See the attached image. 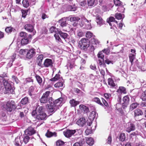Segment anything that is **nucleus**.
<instances>
[{"label": "nucleus", "mask_w": 146, "mask_h": 146, "mask_svg": "<svg viewBox=\"0 0 146 146\" xmlns=\"http://www.w3.org/2000/svg\"><path fill=\"white\" fill-rule=\"evenodd\" d=\"M79 44L82 50L86 51L90 45V42L88 39L82 38L79 41Z\"/></svg>", "instance_id": "nucleus-1"}, {"label": "nucleus", "mask_w": 146, "mask_h": 146, "mask_svg": "<svg viewBox=\"0 0 146 146\" xmlns=\"http://www.w3.org/2000/svg\"><path fill=\"white\" fill-rule=\"evenodd\" d=\"M103 53H105L106 54H108L109 53L108 50L104 49L102 51L99 52L98 54L97 55L98 58V63L100 65H104V55Z\"/></svg>", "instance_id": "nucleus-2"}, {"label": "nucleus", "mask_w": 146, "mask_h": 146, "mask_svg": "<svg viewBox=\"0 0 146 146\" xmlns=\"http://www.w3.org/2000/svg\"><path fill=\"white\" fill-rule=\"evenodd\" d=\"M50 92L49 91H47L43 94L41 98L40 99V101L41 103H46L48 101L49 103L52 102V98L51 97L49 98V97Z\"/></svg>", "instance_id": "nucleus-3"}, {"label": "nucleus", "mask_w": 146, "mask_h": 146, "mask_svg": "<svg viewBox=\"0 0 146 146\" xmlns=\"http://www.w3.org/2000/svg\"><path fill=\"white\" fill-rule=\"evenodd\" d=\"M4 108L8 112H11L13 109H16V106L14 101L11 100L7 102L6 105L4 106Z\"/></svg>", "instance_id": "nucleus-4"}, {"label": "nucleus", "mask_w": 146, "mask_h": 146, "mask_svg": "<svg viewBox=\"0 0 146 146\" xmlns=\"http://www.w3.org/2000/svg\"><path fill=\"white\" fill-rule=\"evenodd\" d=\"M3 85L6 90L9 92L11 93H13L14 91L12 88L10 82L8 80L4 79L3 81Z\"/></svg>", "instance_id": "nucleus-5"}, {"label": "nucleus", "mask_w": 146, "mask_h": 146, "mask_svg": "<svg viewBox=\"0 0 146 146\" xmlns=\"http://www.w3.org/2000/svg\"><path fill=\"white\" fill-rule=\"evenodd\" d=\"M50 105L47 104L46 106V108L47 109L48 111L50 113H54L57 109H58V107L52 103V102L51 103H49Z\"/></svg>", "instance_id": "nucleus-6"}, {"label": "nucleus", "mask_w": 146, "mask_h": 146, "mask_svg": "<svg viewBox=\"0 0 146 146\" xmlns=\"http://www.w3.org/2000/svg\"><path fill=\"white\" fill-rule=\"evenodd\" d=\"M24 28L28 32L33 33V34L31 35L33 36L35 35L36 32L35 30L34 31V28L33 26L31 24H27L25 25Z\"/></svg>", "instance_id": "nucleus-7"}, {"label": "nucleus", "mask_w": 146, "mask_h": 146, "mask_svg": "<svg viewBox=\"0 0 146 146\" xmlns=\"http://www.w3.org/2000/svg\"><path fill=\"white\" fill-rule=\"evenodd\" d=\"M27 53L26 57L27 58L30 59L32 58L35 54L36 52L34 48H31L28 50L26 49Z\"/></svg>", "instance_id": "nucleus-8"}, {"label": "nucleus", "mask_w": 146, "mask_h": 146, "mask_svg": "<svg viewBox=\"0 0 146 146\" xmlns=\"http://www.w3.org/2000/svg\"><path fill=\"white\" fill-rule=\"evenodd\" d=\"M129 98L128 96H125L123 98V103H122V105L123 108L127 107L129 105Z\"/></svg>", "instance_id": "nucleus-9"}, {"label": "nucleus", "mask_w": 146, "mask_h": 146, "mask_svg": "<svg viewBox=\"0 0 146 146\" xmlns=\"http://www.w3.org/2000/svg\"><path fill=\"white\" fill-rule=\"evenodd\" d=\"M32 35L31 34L29 35L28 38H22L21 40V44L22 45H26L30 42V40L31 39Z\"/></svg>", "instance_id": "nucleus-10"}, {"label": "nucleus", "mask_w": 146, "mask_h": 146, "mask_svg": "<svg viewBox=\"0 0 146 146\" xmlns=\"http://www.w3.org/2000/svg\"><path fill=\"white\" fill-rule=\"evenodd\" d=\"M23 67L21 65H20L17 67H15L14 71L16 74H18V75H20L21 76L23 74Z\"/></svg>", "instance_id": "nucleus-11"}, {"label": "nucleus", "mask_w": 146, "mask_h": 146, "mask_svg": "<svg viewBox=\"0 0 146 146\" xmlns=\"http://www.w3.org/2000/svg\"><path fill=\"white\" fill-rule=\"evenodd\" d=\"M76 132V130H70L69 129L67 130L66 131L63 132L64 136L68 138L70 137L71 136L74 134Z\"/></svg>", "instance_id": "nucleus-12"}, {"label": "nucleus", "mask_w": 146, "mask_h": 146, "mask_svg": "<svg viewBox=\"0 0 146 146\" xmlns=\"http://www.w3.org/2000/svg\"><path fill=\"white\" fill-rule=\"evenodd\" d=\"M35 133L34 128L31 127H29L25 131V134L29 136L32 135Z\"/></svg>", "instance_id": "nucleus-13"}, {"label": "nucleus", "mask_w": 146, "mask_h": 146, "mask_svg": "<svg viewBox=\"0 0 146 146\" xmlns=\"http://www.w3.org/2000/svg\"><path fill=\"white\" fill-rule=\"evenodd\" d=\"M135 129V125L133 123H128L127 124V127L126 129L127 132L129 133L131 131L134 130Z\"/></svg>", "instance_id": "nucleus-14"}, {"label": "nucleus", "mask_w": 146, "mask_h": 146, "mask_svg": "<svg viewBox=\"0 0 146 146\" xmlns=\"http://www.w3.org/2000/svg\"><path fill=\"white\" fill-rule=\"evenodd\" d=\"M14 143L15 146H21L22 144L24 145L21 137L19 136L15 138Z\"/></svg>", "instance_id": "nucleus-15"}, {"label": "nucleus", "mask_w": 146, "mask_h": 146, "mask_svg": "<svg viewBox=\"0 0 146 146\" xmlns=\"http://www.w3.org/2000/svg\"><path fill=\"white\" fill-rule=\"evenodd\" d=\"M62 98H59L55 100L54 102L52 100V102L53 104H54L55 105V106H56L57 107H58L59 106L60 107L62 106Z\"/></svg>", "instance_id": "nucleus-16"}, {"label": "nucleus", "mask_w": 146, "mask_h": 146, "mask_svg": "<svg viewBox=\"0 0 146 146\" xmlns=\"http://www.w3.org/2000/svg\"><path fill=\"white\" fill-rule=\"evenodd\" d=\"M86 121L84 117L80 118L77 121V124L80 126H84L86 124Z\"/></svg>", "instance_id": "nucleus-17"}, {"label": "nucleus", "mask_w": 146, "mask_h": 146, "mask_svg": "<svg viewBox=\"0 0 146 146\" xmlns=\"http://www.w3.org/2000/svg\"><path fill=\"white\" fill-rule=\"evenodd\" d=\"M60 25L62 27H66L68 25L66 23V19L65 18H62L58 21Z\"/></svg>", "instance_id": "nucleus-18"}, {"label": "nucleus", "mask_w": 146, "mask_h": 146, "mask_svg": "<svg viewBox=\"0 0 146 146\" xmlns=\"http://www.w3.org/2000/svg\"><path fill=\"white\" fill-rule=\"evenodd\" d=\"M53 63L52 60L47 58L44 61V66L46 67L51 66Z\"/></svg>", "instance_id": "nucleus-19"}, {"label": "nucleus", "mask_w": 146, "mask_h": 146, "mask_svg": "<svg viewBox=\"0 0 146 146\" xmlns=\"http://www.w3.org/2000/svg\"><path fill=\"white\" fill-rule=\"evenodd\" d=\"M21 138L22 141L23 140V142L24 143H23L24 145L27 144L29 141L30 138L29 136L25 134L22 136Z\"/></svg>", "instance_id": "nucleus-20"}, {"label": "nucleus", "mask_w": 146, "mask_h": 146, "mask_svg": "<svg viewBox=\"0 0 146 146\" xmlns=\"http://www.w3.org/2000/svg\"><path fill=\"white\" fill-rule=\"evenodd\" d=\"M43 55L40 54L37 57V63L38 65L40 66L42 65V62L43 59Z\"/></svg>", "instance_id": "nucleus-21"}, {"label": "nucleus", "mask_w": 146, "mask_h": 146, "mask_svg": "<svg viewBox=\"0 0 146 146\" xmlns=\"http://www.w3.org/2000/svg\"><path fill=\"white\" fill-rule=\"evenodd\" d=\"M80 19V18L77 17L72 16L70 18V20L71 22H75V23L73 24L74 26H77V24L76 23V22H78Z\"/></svg>", "instance_id": "nucleus-22"}, {"label": "nucleus", "mask_w": 146, "mask_h": 146, "mask_svg": "<svg viewBox=\"0 0 146 146\" xmlns=\"http://www.w3.org/2000/svg\"><path fill=\"white\" fill-rule=\"evenodd\" d=\"M96 21L97 24L99 25L100 26L101 25L103 24L102 19L100 16L98 15H96Z\"/></svg>", "instance_id": "nucleus-23"}, {"label": "nucleus", "mask_w": 146, "mask_h": 146, "mask_svg": "<svg viewBox=\"0 0 146 146\" xmlns=\"http://www.w3.org/2000/svg\"><path fill=\"white\" fill-rule=\"evenodd\" d=\"M46 118V114L44 113H42L37 114V119H38L44 120Z\"/></svg>", "instance_id": "nucleus-24"}, {"label": "nucleus", "mask_w": 146, "mask_h": 146, "mask_svg": "<svg viewBox=\"0 0 146 146\" xmlns=\"http://www.w3.org/2000/svg\"><path fill=\"white\" fill-rule=\"evenodd\" d=\"M85 24V28L87 29H90L92 27L91 25L90 22L91 20H88L86 19H84Z\"/></svg>", "instance_id": "nucleus-25"}, {"label": "nucleus", "mask_w": 146, "mask_h": 146, "mask_svg": "<svg viewBox=\"0 0 146 146\" xmlns=\"http://www.w3.org/2000/svg\"><path fill=\"white\" fill-rule=\"evenodd\" d=\"M69 103L72 107H75L80 104V102L75 100L74 99L70 100Z\"/></svg>", "instance_id": "nucleus-26"}, {"label": "nucleus", "mask_w": 146, "mask_h": 146, "mask_svg": "<svg viewBox=\"0 0 146 146\" xmlns=\"http://www.w3.org/2000/svg\"><path fill=\"white\" fill-rule=\"evenodd\" d=\"M88 5L89 6H94L97 3L95 0H87Z\"/></svg>", "instance_id": "nucleus-27"}, {"label": "nucleus", "mask_w": 146, "mask_h": 146, "mask_svg": "<svg viewBox=\"0 0 146 146\" xmlns=\"http://www.w3.org/2000/svg\"><path fill=\"white\" fill-rule=\"evenodd\" d=\"M79 108L81 111L85 112L87 113L89 111L88 108L83 104H81L80 105Z\"/></svg>", "instance_id": "nucleus-28"}, {"label": "nucleus", "mask_w": 146, "mask_h": 146, "mask_svg": "<svg viewBox=\"0 0 146 146\" xmlns=\"http://www.w3.org/2000/svg\"><path fill=\"white\" fill-rule=\"evenodd\" d=\"M96 126H94V128L92 129L91 126L88 127L87 129L86 130L85 132L86 135H89L92 133L93 130H95L96 128Z\"/></svg>", "instance_id": "nucleus-29"}, {"label": "nucleus", "mask_w": 146, "mask_h": 146, "mask_svg": "<svg viewBox=\"0 0 146 146\" xmlns=\"http://www.w3.org/2000/svg\"><path fill=\"white\" fill-rule=\"evenodd\" d=\"M143 114V112L140 109H137L134 111V116L135 117L139 116V115H142Z\"/></svg>", "instance_id": "nucleus-30"}, {"label": "nucleus", "mask_w": 146, "mask_h": 146, "mask_svg": "<svg viewBox=\"0 0 146 146\" xmlns=\"http://www.w3.org/2000/svg\"><path fill=\"white\" fill-rule=\"evenodd\" d=\"M56 133L55 132L54 133H52V132L48 130L47 132L45 134V136L47 137H50L53 136H54L55 137L56 136Z\"/></svg>", "instance_id": "nucleus-31"}, {"label": "nucleus", "mask_w": 146, "mask_h": 146, "mask_svg": "<svg viewBox=\"0 0 146 146\" xmlns=\"http://www.w3.org/2000/svg\"><path fill=\"white\" fill-rule=\"evenodd\" d=\"M86 140L87 144L90 145H92L94 143V140L91 137L87 138Z\"/></svg>", "instance_id": "nucleus-32"}, {"label": "nucleus", "mask_w": 146, "mask_h": 146, "mask_svg": "<svg viewBox=\"0 0 146 146\" xmlns=\"http://www.w3.org/2000/svg\"><path fill=\"white\" fill-rule=\"evenodd\" d=\"M58 33L61 37L63 38L64 39H66L68 36V35L67 33H63L61 31H58Z\"/></svg>", "instance_id": "nucleus-33"}, {"label": "nucleus", "mask_w": 146, "mask_h": 146, "mask_svg": "<svg viewBox=\"0 0 146 146\" xmlns=\"http://www.w3.org/2000/svg\"><path fill=\"white\" fill-rule=\"evenodd\" d=\"M139 105V104L136 102L133 103L130 105L129 108L130 110L131 111H132L134 109L137 108Z\"/></svg>", "instance_id": "nucleus-34"}, {"label": "nucleus", "mask_w": 146, "mask_h": 146, "mask_svg": "<svg viewBox=\"0 0 146 146\" xmlns=\"http://www.w3.org/2000/svg\"><path fill=\"white\" fill-rule=\"evenodd\" d=\"M108 83L109 85L111 87H113L116 86L115 84L114 83L113 79L111 78H109L108 79Z\"/></svg>", "instance_id": "nucleus-35"}, {"label": "nucleus", "mask_w": 146, "mask_h": 146, "mask_svg": "<svg viewBox=\"0 0 146 146\" xmlns=\"http://www.w3.org/2000/svg\"><path fill=\"white\" fill-rule=\"evenodd\" d=\"M96 112L95 111H92L90 113L89 118L91 120H93L96 117Z\"/></svg>", "instance_id": "nucleus-36"}, {"label": "nucleus", "mask_w": 146, "mask_h": 146, "mask_svg": "<svg viewBox=\"0 0 146 146\" xmlns=\"http://www.w3.org/2000/svg\"><path fill=\"white\" fill-rule=\"evenodd\" d=\"M15 31V29L11 27H7L5 29L6 32L8 33H11L13 31L14 32Z\"/></svg>", "instance_id": "nucleus-37"}, {"label": "nucleus", "mask_w": 146, "mask_h": 146, "mask_svg": "<svg viewBox=\"0 0 146 146\" xmlns=\"http://www.w3.org/2000/svg\"><path fill=\"white\" fill-rule=\"evenodd\" d=\"M63 86V84L62 82H58L55 84L54 86L55 88L61 89L62 88Z\"/></svg>", "instance_id": "nucleus-38"}, {"label": "nucleus", "mask_w": 146, "mask_h": 146, "mask_svg": "<svg viewBox=\"0 0 146 146\" xmlns=\"http://www.w3.org/2000/svg\"><path fill=\"white\" fill-rule=\"evenodd\" d=\"M19 35L21 37H22V38H28L29 36V35H28L27 33L23 31L20 32Z\"/></svg>", "instance_id": "nucleus-39"}, {"label": "nucleus", "mask_w": 146, "mask_h": 146, "mask_svg": "<svg viewBox=\"0 0 146 146\" xmlns=\"http://www.w3.org/2000/svg\"><path fill=\"white\" fill-rule=\"evenodd\" d=\"M117 92H120L121 93H123L125 94L126 93V91L125 88L122 86H121L119 87L118 89L117 90Z\"/></svg>", "instance_id": "nucleus-40"}, {"label": "nucleus", "mask_w": 146, "mask_h": 146, "mask_svg": "<svg viewBox=\"0 0 146 146\" xmlns=\"http://www.w3.org/2000/svg\"><path fill=\"white\" fill-rule=\"evenodd\" d=\"M29 101L28 98L25 97L23 98L20 102L21 104L23 105H25L27 104Z\"/></svg>", "instance_id": "nucleus-41"}, {"label": "nucleus", "mask_w": 146, "mask_h": 146, "mask_svg": "<svg viewBox=\"0 0 146 146\" xmlns=\"http://www.w3.org/2000/svg\"><path fill=\"white\" fill-rule=\"evenodd\" d=\"M22 3L23 7L25 8L28 7L29 5L28 0H23Z\"/></svg>", "instance_id": "nucleus-42"}, {"label": "nucleus", "mask_w": 146, "mask_h": 146, "mask_svg": "<svg viewBox=\"0 0 146 146\" xmlns=\"http://www.w3.org/2000/svg\"><path fill=\"white\" fill-rule=\"evenodd\" d=\"M34 90V88L33 86H31L29 90V94L31 96H32V98H34V95L33 94V92Z\"/></svg>", "instance_id": "nucleus-43"}, {"label": "nucleus", "mask_w": 146, "mask_h": 146, "mask_svg": "<svg viewBox=\"0 0 146 146\" xmlns=\"http://www.w3.org/2000/svg\"><path fill=\"white\" fill-rule=\"evenodd\" d=\"M16 57V54H14L12 57L11 61L8 64V66L10 67L12 65V62L14 60V59Z\"/></svg>", "instance_id": "nucleus-44"}, {"label": "nucleus", "mask_w": 146, "mask_h": 146, "mask_svg": "<svg viewBox=\"0 0 146 146\" xmlns=\"http://www.w3.org/2000/svg\"><path fill=\"white\" fill-rule=\"evenodd\" d=\"M119 140L121 141H124L125 139V134L124 133H121L119 137Z\"/></svg>", "instance_id": "nucleus-45"}, {"label": "nucleus", "mask_w": 146, "mask_h": 146, "mask_svg": "<svg viewBox=\"0 0 146 146\" xmlns=\"http://www.w3.org/2000/svg\"><path fill=\"white\" fill-rule=\"evenodd\" d=\"M93 101L96 102L98 104L101 106L103 105V104L101 102L100 100L98 98L95 97V98H94L93 99Z\"/></svg>", "instance_id": "nucleus-46"}, {"label": "nucleus", "mask_w": 146, "mask_h": 146, "mask_svg": "<svg viewBox=\"0 0 146 146\" xmlns=\"http://www.w3.org/2000/svg\"><path fill=\"white\" fill-rule=\"evenodd\" d=\"M135 58V54H130L129 55V59L130 62L131 64L133 61L134 59Z\"/></svg>", "instance_id": "nucleus-47"}, {"label": "nucleus", "mask_w": 146, "mask_h": 146, "mask_svg": "<svg viewBox=\"0 0 146 146\" xmlns=\"http://www.w3.org/2000/svg\"><path fill=\"white\" fill-rule=\"evenodd\" d=\"M91 42L93 45H97V44H99V41L95 39L94 37H93L91 39Z\"/></svg>", "instance_id": "nucleus-48"}, {"label": "nucleus", "mask_w": 146, "mask_h": 146, "mask_svg": "<svg viewBox=\"0 0 146 146\" xmlns=\"http://www.w3.org/2000/svg\"><path fill=\"white\" fill-rule=\"evenodd\" d=\"M107 22L108 23L114 22L116 24H117V21L115 20V18L113 17H110L108 20L107 19Z\"/></svg>", "instance_id": "nucleus-49"}, {"label": "nucleus", "mask_w": 146, "mask_h": 146, "mask_svg": "<svg viewBox=\"0 0 146 146\" xmlns=\"http://www.w3.org/2000/svg\"><path fill=\"white\" fill-rule=\"evenodd\" d=\"M60 75L59 74H57L54 77L51 78L50 80L52 81H55L58 80L60 78Z\"/></svg>", "instance_id": "nucleus-50"}, {"label": "nucleus", "mask_w": 146, "mask_h": 146, "mask_svg": "<svg viewBox=\"0 0 146 146\" xmlns=\"http://www.w3.org/2000/svg\"><path fill=\"white\" fill-rule=\"evenodd\" d=\"M68 9L70 11H75L76 10V7L74 5H69L68 7Z\"/></svg>", "instance_id": "nucleus-51"}, {"label": "nucleus", "mask_w": 146, "mask_h": 146, "mask_svg": "<svg viewBox=\"0 0 146 146\" xmlns=\"http://www.w3.org/2000/svg\"><path fill=\"white\" fill-rule=\"evenodd\" d=\"M64 143L60 140H58L56 142V145L57 146H62L64 144Z\"/></svg>", "instance_id": "nucleus-52"}, {"label": "nucleus", "mask_w": 146, "mask_h": 146, "mask_svg": "<svg viewBox=\"0 0 146 146\" xmlns=\"http://www.w3.org/2000/svg\"><path fill=\"white\" fill-rule=\"evenodd\" d=\"M93 35V33L89 31H87L86 34V37L87 38H90Z\"/></svg>", "instance_id": "nucleus-53"}, {"label": "nucleus", "mask_w": 146, "mask_h": 146, "mask_svg": "<svg viewBox=\"0 0 146 146\" xmlns=\"http://www.w3.org/2000/svg\"><path fill=\"white\" fill-rule=\"evenodd\" d=\"M45 110V109L42 106L40 107L39 108L38 110V114L40 113H42L44 112V111Z\"/></svg>", "instance_id": "nucleus-54"}, {"label": "nucleus", "mask_w": 146, "mask_h": 146, "mask_svg": "<svg viewBox=\"0 0 146 146\" xmlns=\"http://www.w3.org/2000/svg\"><path fill=\"white\" fill-rule=\"evenodd\" d=\"M141 98L143 101L146 100V90L143 93Z\"/></svg>", "instance_id": "nucleus-55"}, {"label": "nucleus", "mask_w": 146, "mask_h": 146, "mask_svg": "<svg viewBox=\"0 0 146 146\" xmlns=\"http://www.w3.org/2000/svg\"><path fill=\"white\" fill-rule=\"evenodd\" d=\"M113 1L115 5L119 6L121 5V2L119 0H114Z\"/></svg>", "instance_id": "nucleus-56"}, {"label": "nucleus", "mask_w": 146, "mask_h": 146, "mask_svg": "<svg viewBox=\"0 0 146 146\" xmlns=\"http://www.w3.org/2000/svg\"><path fill=\"white\" fill-rule=\"evenodd\" d=\"M36 108L35 110H34L32 112V116L35 118V120L36 119Z\"/></svg>", "instance_id": "nucleus-57"}, {"label": "nucleus", "mask_w": 146, "mask_h": 146, "mask_svg": "<svg viewBox=\"0 0 146 146\" xmlns=\"http://www.w3.org/2000/svg\"><path fill=\"white\" fill-rule=\"evenodd\" d=\"M115 17L116 19L119 20L122 19L123 16L121 14L117 13L115 15Z\"/></svg>", "instance_id": "nucleus-58"}, {"label": "nucleus", "mask_w": 146, "mask_h": 146, "mask_svg": "<svg viewBox=\"0 0 146 146\" xmlns=\"http://www.w3.org/2000/svg\"><path fill=\"white\" fill-rule=\"evenodd\" d=\"M27 10H22L21 12L22 13V17L25 18L27 15Z\"/></svg>", "instance_id": "nucleus-59"}, {"label": "nucleus", "mask_w": 146, "mask_h": 146, "mask_svg": "<svg viewBox=\"0 0 146 146\" xmlns=\"http://www.w3.org/2000/svg\"><path fill=\"white\" fill-rule=\"evenodd\" d=\"M54 36L55 38L57 41L58 42H60L61 39L59 36L58 34H55L54 35Z\"/></svg>", "instance_id": "nucleus-60"}, {"label": "nucleus", "mask_w": 146, "mask_h": 146, "mask_svg": "<svg viewBox=\"0 0 146 146\" xmlns=\"http://www.w3.org/2000/svg\"><path fill=\"white\" fill-rule=\"evenodd\" d=\"M125 9V8L123 7L121 5L119 7L117 8V10L118 11L120 12H123Z\"/></svg>", "instance_id": "nucleus-61"}, {"label": "nucleus", "mask_w": 146, "mask_h": 146, "mask_svg": "<svg viewBox=\"0 0 146 146\" xmlns=\"http://www.w3.org/2000/svg\"><path fill=\"white\" fill-rule=\"evenodd\" d=\"M77 35L79 37H82L84 35V33L80 30L78 31H77Z\"/></svg>", "instance_id": "nucleus-62"}, {"label": "nucleus", "mask_w": 146, "mask_h": 146, "mask_svg": "<svg viewBox=\"0 0 146 146\" xmlns=\"http://www.w3.org/2000/svg\"><path fill=\"white\" fill-rule=\"evenodd\" d=\"M37 82L40 85H41L42 82V78L39 76L37 75Z\"/></svg>", "instance_id": "nucleus-63"}, {"label": "nucleus", "mask_w": 146, "mask_h": 146, "mask_svg": "<svg viewBox=\"0 0 146 146\" xmlns=\"http://www.w3.org/2000/svg\"><path fill=\"white\" fill-rule=\"evenodd\" d=\"M83 145L82 142L81 141L74 143L73 146H82Z\"/></svg>", "instance_id": "nucleus-64"}]
</instances>
